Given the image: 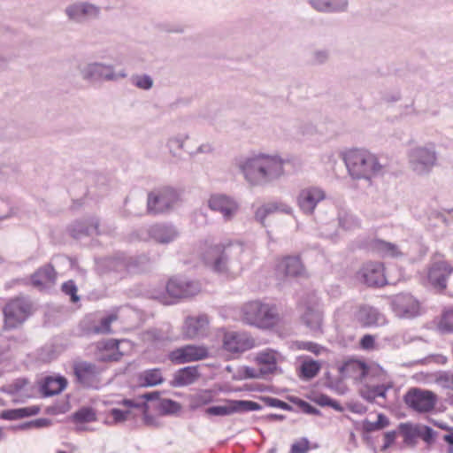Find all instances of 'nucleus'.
I'll return each mask as SVG.
<instances>
[{"instance_id": "obj_1", "label": "nucleus", "mask_w": 453, "mask_h": 453, "mask_svg": "<svg viewBox=\"0 0 453 453\" xmlns=\"http://www.w3.org/2000/svg\"><path fill=\"white\" fill-rule=\"evenodd\" d=\"M203 259L215 273L226 279H234L251 264L253 250L238 241L216 244L205 242Z\"/></svg>"}, {"instance_id": "obj_2", "label": "nucleus", "mask_w": 453, "mask_h": 453, "mask_svg": "<svg viewBox=\"0 0 453 453\" xmlns=\"http://www.w3.org/2000/svg\"><path fill=\"white\" fill-rule=\"evenodd\" d=\"M343 379H352L362 384L360 394L369 402L379 398L386 399L387 393L393 388L388 373L378 365L366 364L361 360H349L339 368Z\"/></svg>"}, {"instance_id": "obj_3", "label": "nucleus", "mask_w": 453, "mask_h": 453, "mask_svg": "<svg viewBox=\"0 0 453 453\" xmlns=\"http://www.w3.org/2000/svg\"><path fill=\"white\" fill-rule=\"evenodd\" d=\"M286 160L279 154L254 153L234 160L244 180L253 187H260L279 180L285 174Z\"/></svg>"}, {"instance_id": "obj_4", "label": "nucleus", "mask_w": 453, "mask_h": 453, "mask_svg": "<svg viewBox=\"0 0 453 453\" xmlns=\"http://www.w3.org/2000/svg\"><path fill=\"white\" fill-rule=\"evenodd\" d=\"M344 162L349 174L353 179L371 180L384 172V166L377 156L364 149H354L344 155Z\"/></svg>"}, {"instance_id": "obj_5", "label": "nucleus", "mask_w": 453, "mask_h": 453, "mask_svg": "<svg viewBox=\"0 0 453 453\" xmlns=\"http://www.w3.org/2000/svg\"><path fill=\"white\" fill-rule=\"evenodd\" d=\"M241 319L246 324L262 329L273 328L280 321L276 306L260 300L244 303L241 308Z\"/></svg>"}, {"instance_id": "obj_6", "label": "nucleus", "mask_w": 453, "mask_h": 453, "mask_svg": "<svg viewBox=\"0 0 453 453\" xmlns=\"http://www.w3.org/2000/svg\"><path fill=\"white\" fill-rule=\"evenodd\" d=\"M345 313H350L353 320L364 327L382 326L388 323V319L383 313L367 304L356 307L350 303L344 304L336 310L334 313L336 320L344 321Z\"/></svg>"}, {"instance_id": "obj_7", "label": "nucleus", "mask_w": 453, "mask_h": 453, "mask_svg": "<svg viewBox=\"0 0 453 453\" xmlns=\"http://www.w3.org/2000/svg\"><path fill=\"white\" fill-rule=\"evenodd\" d=\"M166 293H158L152 295V297L164 304L173 303V299L187 298L198 294L201 286L197 281L188 280L185 278H172L168 280L165 287Z\"/></svg>"}, {"instance_id": "obj_8", "label": "nucleus", "mask_w": 453, "mask_h": 453, "mask_svg": "<svg viewBox=\"0 0 453 453\" xmlns=\"http://www.w3.org/2000/svg\"><path fill=\"white\" fill-rule=\"evenodd\" d=\"M411 169L418 175L428 174L435 166L437 155L433 145H418L408 153Z\"/></svg>"}, {"instance_id": "obj_9", "label": "nucleus", "mask_w": 453, "mask_h": 453, "mask_svg": "<svg viewBox=\"0 0 453 453\" xmlns=\"http://www.w3.org/2000/svg\"><path fill=\"white\" fill-rule=\"evenodd\" d=\"M390 307L400 319H414L424 312L420 302L412 295L405 293L390 297Z\"/></svg>"}, {"instance_id": "obj_10", "label": "nucleus", "mask_w": 453, "mask_h": 453, "mask_svg": "<svg viewBox=\"0 0 453 453\" xmlns=\"http://www.w3.org/2000/svg\"><path fill=\"white\" fill-rule=\"evenodd\" d=\"M80 72L82 79L88 81H116L127 76L125 71L115 72L111 65L97 62L81 65Z\"/></svg>"}, {"instance_id": "obj_11", "label": "nucleus", "mask_w": 453, "mask_h": 453, "mask_svg": "<svg viewBox=\"0 0 453 453\" xmlns=\"http://www.w3.org/2000/svg\"><path fill=\"white\" fill-rule=\"evenodd\" d=\"M301 320L314 335L322 334L323 311L320 301L315 296L308 298L303 303Z\"/></svg>"}, {"instance_id": "obj_12", "label": "nucleus", "mask_w": 453, "mask_h": 453, "mask_svg": "<svg viewBox=\"0 0 453 453\" xmlns=\"http://www.w3.org/2000/svg\"><path fill=\"white\" fill-rule=\"evenodd\" d=\"M31 312L30 303L24 298L12 300L4 308V327L12 329L21 325Z\"/></svg>"}, {"instance_id": "obj_13", "label": "nucleus", "mask_w": 453, "mask_h": 453, "mask_svg": "<svg viewBox=\"0 0 453 453\" xmlns=\"http://www.w3.org/2000/svg\"><path fill=\"white\" fill-rule=\"evenodd\" d=\"M326 198V191L319 186H307L301 188L296 196V204L305 215H312L319 203Z\"/></svg>"}, {"instance_id": "obj_14", "label": "nucleus", "mask_w": 453, "mask_h": 453, "mask_svg": "<svg viewBox=\"0 0 453 453\" xmlns=\"http://www.w3.org/2000/svg\"><path fill=\"white\" fill-rule=\"evenodd\" d=\"M207 205L211 211L220 213L226 221L234 219L240 209V204L234 197L222 193L211 195Z\"/></svg>"}, {"instance_id": "obj_15", "label": "nucleus", "mask_w": 453, "mask_h": 453, "mask_svg": "<svg viewBox=\"0 0 453 453\" xmlns=\"http://www.w3.org/2000/svg\"><path fill=\"white\" fill-rule=\"evenodd\" d=\"M131 342L127 340L110 339L96 344V357L101 361H116L131 349Z\"/></svg>"}, {"instance_id": "obj_16", "label": "nucleus", "mask_w": 453, "mask_h": 453, "mask_svg": "<svg viewBox=\"0 0 453 453\" xmlns=\"http://www.w3.org/2000/svg\"><path fill=\"white\" fill-rule=\"evenodd\" d=\"M177 202L178 196L171 188L152 192L148 197L147 211L152 214L163 213L172 209Z\"/></svg>"}, {"instance_id": "obj_17", "label": "nucleus", "mask_w": 453, "mask_h": 453, "mask_svg": "<svg viewBox=\"0 0 453 453\" xmlns=\"http://www.w3.org/2000/svg\"><path fill=\"white\" fill-rule=\"evenodd\" d=\"M208 349L203 345L188 344L169 353V359L177 365L196 362L208 357Z\"/></svg>"}, {"instance_id": "obj_18", "label": "nucleus", "mask_w": 453, "mask_h": 453, "mask_svg": "<svg viewBox=\"0 0 453 453\" xmlns=\"http://www.w3.org/2000/svg\"><path fill=\"white\" fill-rule=\"evenodd\" d=\"M405 403L408 406L418 412L432 411L436 403V395L432 391L420 388H412L405 395Z\"/></svg>"}, {"instance_id": "obj_19", "label": "nucleus", "mask_w": 453, "mask_h": 453, "mask_svg": "<svg viewBox=\"0 0 453 453\" xmlns=\"http://www.w3.org/2000/svg\"><path fill=\"white\" fill-rule=\"evenodd\" d=\"M357 277L369 287H381L390 282V279L385 274L383 264L379 262L365 264Z\"/></svg>"}, {"instance_id": "obj_20", "label": "nucleus", "mask_w": 453, "mask_h": 453, "mask_svg": "<svg viewBox=\"0 0 453 453\" xmlns=\"http://www.w3.org/2000/svg\"><path fill=\"white\" fill-rule=\"evenodd\" d=\"M453 269L441 257H434L429 267L427 277L431 285L440 290L447 287V280Z\"/></svg>"}, {"instance_id": "obj_21", "label": "nucleus", "mask_w": 453, "mask_h": 453, "mask_svg": "<svg viewBox=\"0 0 453 453\" xmlns=\"http://www.w3.org/2000/svg\"><path fill=\"white\" fill-rule=\"evenodd\" d=\"M100 7L89 2H76L67 5L65 13L68 19L77 23L96 19L100 14Z\"/></svg>"}, {"instance_id": "obj_22", "label": "nucleus", "mask_w": 453, "mask_h": 453, "mask_svg": "<svg viewBox=\"0 0 453 453\" xmlns=\"http://www.w3.org/2000/svg\"><path fill=\"white\" fill-rule=\"evenodd\" d=\"M260 405L248 400H226L225 405L211 406L206 409V413L211 416H228L236 412L257 411Z\"/></svg>"}, {"instance_id": "obj_23", "label": "nucleus", "mask_w": 453, "mask_h": 453, "mask_svg": "<svg viewBox=\"0 0 453 453\" xmlns=\"http://www.w3.org/2000/svg\"><path fill=\"white\" fill-rule=\"evenodd\" d=\"M74 374L77 380L87 388H98L101 384V370L95 365L81 362L74 365Z\"/></svg>"}, {"instance_id": "obj_24", "label": "nucleus", "mask_w": 453, "mask_h": 453, "mask_svg": "<svg viewBox=\"0 0 453 453\" xmlns=\"http://www.w3.org/2000/svg\"><path fill=\"white\" fill-rule=\"evenodd\" d=\"M283 357L276 350L266 349L257 353L254 361L261 372L265 375L273 374L278 371V365Z\"/></svg>"}, {"instance_id": "obj_25", "label": "nucleus", "mask_w": 453, "mask_h": 453, "mask_svg": "<svg viewBox=\"0 0 453 453\" xmlns=\"http://www.w3.org/2000/svg\"><path fill=\"white\" fill-rule=\"evenodd\" d=\"M209 319L204 314L189 316L185 319L182 334L187 339H195L203 336L208 330Z\"/></svg>"}, {"instance_id": "obj_26", "label": "nucleus", "mask_w": 453, "mask_h": 453, "mask_svg": "<svg viewBox=\"0 0 453 453\" xmlns=\"http://www.w3.org/2000/svg\"><path fill=\"white\" fill-rule=\"evenodd\" d=\"M253 340L244 333L228 332L224 336V348L231 352H242L253 347Z\"/></svg>"}, {"instance_id": "obj_27", "label": "nucleus", "mask_w": 453, "mask_h": 453, "mask_svg": "<svg viewBox=\"0 0 453 453\" xmlns=\"http://www.w3.org/2000/svg\"><path fill=\"white\" fill-rule=\"evenodd\" d=\"M277 273L288 277H296L304 274L303 265L298 257H287L277 265Z\"/></svg>"}, {"instance_id": "obj_28", "label": "nucleus", "mask_w": 453, "mask_h": 453, "mask_svg": "<svg viewBox=\"0 0 453 453\" xmlns=\"http://www.w3.org/2000/svg\"><path fill=\"white\" fill-rule=\"evenodd\" d=\"M151 239L159 243H169L178 237V231L170 225H154L149 229Z\"/></svg>"}, {"instance_id": "obj_29", "label": "nucleus", "mask_w": 453, "mask_h": 453, "mask_svg": "<svg viewBox=\"0 0 453 453\" xmlns=\"http://www.w3.org/2000/svg\"><path fill=\"white\" fill-rule=\"evenodd\" d=\"M418 380L423 383H435L442 388L453 387V373L448 372H438L434 373L420 372L417 374Z\"/></svg>"}, {"instance_id": "obj_30", "label": "nucleus", "mask_w": 453, "mask_h": 453, "mask_svg": "<svg viewBox=\"0 0 453 453\" xmlns=\"http://www.w3.org/2000/svg\"><path fill=\"white\" fill-rule=\"evenodd\" d=\"M371 249L382 257L397 258L404 254L397 245L379 239L371 242Z\"/></svg>"}, {"instance_id": "obj_31", "label": "nucleus", "mask_w": 453, "mask_h": 453, "mask_svg": "<svg viewBox=\"0 0 453 453\" xmlns=\"http://www.w3.org/2000/svg\"><path fill=\"white\" fill-rule=\"evenodd\" d=\"M311 6L320 12H341L348 8L347 0H309Z\"/></svg>"}, {"instance_id": "obj_32", "label": "nucleus", "mask_w": 453, "mask_h": 453, "mask_svg": "<svg viewBox=\"0 0 453 453\" xmlns=\"http://www.w3.org/2000/svg\"><path fill=\"white\" fill-rule=\"evenodd\" d=\"M56 280V273L52 266L42 267L32 276V284L39 288L52 285Z\"/></svg>"}, {"instance_id": "obj_33", "label": "nucleus", "mask_w": 453, "mask_h": 453, "mask_svg": "<svg viewBox=\"0 0 453 453\" xmlns=\"http://www.w3.org/2000/svg\"><path fill=\"white\" fill-rule=\"evenodd\" d=\"M199 377V372L196 367L188 366L180 369L173 378L174 385L178 387L188 386L193 384Z\"/></svg>"}, {"instance_id": "obj_34", "label": "nucleus", "mask_w": 453, "mask_h": 453, "mask_svg": "<svg viewBox=\"0 0 453 453\" xmlns=\"http://www.w3.org/2000/svg\"><path fill=\"white\" fill-rule=\"evenodd\" d=\"M65 387L66 380L63 377H47L41 390L45 396H50L59 394Z\"/></svg>"}, {"instance_id": "obj_35", "label": "nucleus", "mask_w": 453, "mask_h": 453, "mask_svg": "<svg viewBox=\"0 0 453 453\" xmlns=\"http://www.w3.org/2000/svg\"><path fill=\"white\" fill-rule=\"evenodd\" d=\"M399 432L407 444H413L420 435L419 426L408 423L401 424L399 426Z\"/></svg>"}, {"instance_id": "obj_36", "label": "nucleus", "mask_w": 453, "mask_h": 453, "mask_svg": "<svg viewBox=\"0 0 453 453\" xmlns=\"http://www.w3.org/2000/svg\"><path fill=\"white\" fill-rule=\"evenodd\" d=\"M38 408H19L14 410H7L1 413V418L6 420H15L37 414Z\"/></svg>"}, {"instance_id": "obj_37", "label": "nucleus", "mask_w": 453, "mask_h": 453, "mask_svg": "<svg viewBox=\"0 0 453 453\" xmlns=\"http://www.w3.org/2000/svg\"><path fill=\"white\" fill-rule=\"evenodd\" d=\"M320 368L319 362L310 358L304 359L300 367L301 376L306 380L312 379L319 373Z\"/></svg>"}, {"instance_id": "obj_38", "label": "nucleus", "mask_w": 453, "mask_h": 453, "mask_svg": "<svg viewBox=\"0 0 453 453\" xmlns=\"http://www.w3.org/2000/svg\"><path fill=\"white\" fill-rule=\"evenodd\" d=\"M213 398L214 395L212 391H200L190 397L189 404L192 409H197L211 403L213 401Z\"/></svg>"}, {"instance_id": "obj_39", "label": "nucleus", "mask_w": 453, "mask_h": 453, "mask_svg": "<svg viewBox=\"0 0 453 453\" xmlns=\"http://www.w3.org/2000/svg\"><path fill=\"white\" fill-rule=\"evenodd\" d=\"M188 139L185 134H180L170 137L167 141V148L173 156H178L180 151L183 149L184 143Z\"/></svg>"}, {"instance_id": "obj_40", "label": "nucleus", "mask_w": 453, "mask_h": 453, "mask_svg": "<svg viewBox=\"0 0 453 453\" xmlns=\"http://www.w3.org/2000/svg\"><path fill=\"white\" fill-rule=\"evenodd\" d=\"M338 225L344 230H351L359 226V220L349 212H340Z\"/></svg>"}, {"instance_id": "obj_41", "label": "nucleus", "mask_w": 453, "mask_h": 453, "mask_svg": "<svg viewBox=\"0 0 453 453\" xmlns=\"http://www.w3.org/2000/svg\"><path fill=\"white\" fill-rule=\"evenodd\" d=\"M142 384L145 386H155L162 382V374L160 370H148L142 375Z\"/></svg>"}, {"instance_id": "obj_42", "label": "nucleus", "mask_w": 453, "mask_h": 453, "mask_svg": "<svg viewBox=\"0 0 453 453\" xmlns=\"http://www.w3.org/2000/svg\"><path fill=\"white\" fill-rule=\"evenodd\" d=\"M117 319V316L113 313L100 319V324L92 328V332L96 334H107L111 332V325Z\"/></svg>"}, {"instance_id": "obj_43", "label": "nucleus", "mask_w": 453, "mask_h": 453, "mask_svg": "<svg viewBox=\"0 0 453 453\" xmlns=\"http://www.w3.org/2000/svg\"><path fill=\"white\" fill-rule=\"evenodd\" d=\"M96 418V412L92 408H82L74 413V419L78 422H92Z\"/></svg>"}, {"instance_id": "obj_44", "label": "nucleus", "mask_w": 453, "mask_h": 453, "mask_svg": "<svg viewBox=\"0 0 453 453\" xmlns=\"http://www.w3.org/2000/svg\"><path fill=\"white\" fill-rule=\"evenodd\" d=\"M132 83L139 88L148 90L151 88L153 81L151 77L147 74L135 75L132 77Z\"/></svg>"}, {"instance_id": "obj_45", "label": "nucleus", "mask_w": 453, "mask_h": 453, "mask_svg": "<svg viewBox=\"0 0 453 453\" xmlns=\"http://www.w3.org/2000/svg\"><path fill=\"white\" fill-rule=\"evenodd\" d=\"M158 409L165 413V414H171L175 413L180 411V406L176 402L170 400V399H163L158 403Z\"/></svg>"}, {"instance_id": "obj_46", "label": "nucleus", "mask_w": 453, "mask_h": 453, "mask_svg": "<svg viewBox=\"0 0 453 453\" xmlns=\"http://www.w3.org/2000/svg\"><path fill=\"white\" fill-rule=\"evenodd\" d=\"M29 385V382L27 380L19 378L15 380L9 387H10V392L12 394H19L24 393L27 396H28V394H27V387Z\"/></svg>"}, {"instance_id": "obj_47", "label": "nucleus", "mask_w": 453, "mask_h": 453, "mask_svg": "<svg viewBox=\"0 0 453 453\" xmlns=\"http://www.w3.org/2000/svg\"><path fill=\"white\" fill-rule=\"evenodd\" d=\"M273 213L271 203L259 206L255 211V219L264 225L265 219Z\"/></svg>"}, {"instance_id": "obj_48", "label": "nucleus", "mask_w": 453, "mask_h": 453, "mask_svg": "<svg viewBox=\"0 0 453 453\" xmlns=\"http://www.w3.org/2000/svg\"><path fill=\"white\" fill-rule=\"evenodd\" d=\"M440 326L446 331L453 332V309L443 312Z\"/></svg>"}, {"instance_id": "obj_49", "label": "nucleus", "mask_w": 453, "mask_h": 453, "mask_svg": "<svg viewBox=\"0 0 453 453\" xmlns=\"http://www.w3.org/2000/svg\"><path fill=\"white\" fill-rule=\"evenodd\" d=\"M62 290L65 294L71 296L72 302L75 303L79 300L77 296V288L73 281L69 280L62 285Z\"/></svg>"}, {"instance_id": "obj_50", "label": "nucleus", "mask_w": 453, "mask_h": 453, "mask_svg": "<svg viewBox=\"0 0 453 453\" xmlns=\"http://www.w3.org/2000/svg\"><path fill=\"white\" fill-rule=\"evenodd\" d=\"M79 233H84L86 234H99L98 230V220L97 219H91L90 222L83 226L81 225L80 229L78 230Z\"/></svg>"}, {"instance_id": "obj_51", "label": "nucleus", "mask_w": 453, "mask_h": 453, "mask_svg": "<svg viewBox=\"0 0 453 453\" xmlns=\"http://www.w3.org/2000/svg\"><path fill=\"white\" fill-rule=\"evenodd\" d=\"M309 450V441L305 438L292 444L289 453H307Z\"/></svg>"}, {"instance_id": "obj_52", "label": "nucleus", "mask_w": 453, "mask_h": 453, "mask_svg": "<svg viewBox=\"0 0 453 453\" xmlns=\"http://www.w3.org/2000/svg\"><path fill=\"white\" fill-rule=\"evenodd\" d=\"M271 204L273 213L279 212L290 215L294 211L293 208L289 204L283 202H272Z\"/></svg>"}, {"instance_id": "obj_53", "label": "nucleus", "mask_w": 453, "mask_h": 453, "mask_svg": "<svg viewBox=\"0 0 453 453\" xmlns=\"http://www.w3.org/2000/svg\"><path fill=\"white\" fill-rule=\"evenodd\" d=\"M360 346L365 350L375 349V338L371 334L365 335L360 341Z\"/></svg>"}, {"instance_id": "obj_54", "label": "nucleus", "mask_w": 453, "mask_h": 453, "mask_svg": "<svg viewBox=\"0 0 453 453\" xmlns=\"http://www.w3.org/2000/svg\"><path fill=\"white\" fill-rule=\"evenodd\" d=\"M243 374L246 378L250 379H257L265 376V374L261 372V369L258 367L257 369L253 367H244Z\"/></svg>"}, {"instance_id": "obj_55", "label": "nucleus", "mask_w": 453, "mask_h": 453, "mask_svg": "<svg viewBox=\"0 0 453 453\" xmlns=\"http://www.w3.org/2000/svg\"><path fill=\"white\" fill-rule=\"evenodd\" d=\"M130 411H121L119 409H112L111 411V415L113 418L115 422H120L128 418Z\"/></svg>"}, {"instance_id": "obj_56", "label": "nucleus", "mask_w": 453, "mask_h": 453, "mask_svg": "<svg viewBox=\"0 0 453 453\" xmlns=\"http://www.w3.org/2000/svg\"><path fill=\"white\" fill-rule=\"evenodd\" d=\"M420 435L419 437L423 438L424 441H429L434 439V432L432 428L428 426H419Z\"/></svg>"}, {"instance_id": "obj_57", "label": "nucleus", "mask_w": 453, "mask_h": 453, "mask_svg": "<svg viewBox=\"0 0 453 453\" xmlns=\"http://www.w3.org/2000/svg\"><path fill=\"white\" fill-rule=\"evenodd\" d=\"M396 435V431L387 432L384 435V445L382 447V449H387L388 447H390L395 441Z\"/></svg>"}, {"instance_id": "obj_58", "label": "nucleus", "mask_w": 453, "mask_h": 453, "mask_svg": "<svg viewBox=\"0 0 453 453\" xmlns=\"http://www.w3.org/2000/svg\"><path fill=\"white\" fill-rule=\"evenodd\" d=\"M213 150V147L211 143H203L201 144L195 151L190 152L192 156H196L198 154H209Z\"/></svg>"}, {"instance_id": "obj_59", "label": "nucleus", "mask_w": 453, "mask_h": 453, "mask_svg": "<svg viewBox=\"0 0 453 453\" xmlns=\"http://www.w3.org/2000/svg\"><path fill=\"white\" fill-rule=\"evenodd\" d=\"M332 398L326 395H319L316 396L315 402L320 406H328L331 403Z\"/></svg>"}, {"instance_id": "obj_60", "label": "nucleus", "mask_w": 453, "mask_h": 453, "mask_svg": "<svg viewBox=\"0 0 453 453\" xmlns=\"http://www.w3.org/2000/svg\"><path fill=\"white\" fill-rule=\"evenodd\" d=\"M310 352H311L317 356H319V355H323L324 353L327 352V349L325 347L314 342L310 349Z\"/></svg>"}, {"instance_id": "obj_61", "label": "nucleus", "mask_w": 453, "mask_h": 453, "mask_svg": "<svg viewBox=\"0 0 453 453\" xmlns=\"http://www.w3.org/2000/svg\"><path fill=\"white\" fill-rule=\"evenodd\" d=\"M328 54L326 51L319 50L315 52L314 58L317 63H323L327 59Z\"/></svg>"}, {"instance_id": "obj_62", "label": "nucleus", "mask_w": 453, "mask_h": 453, "mask_svg": "<svg viewBox=\"0 0 453 453\" xmlns=\"http://www.w3.org/2000/svg\"><path fill=\"white\" fill-rule=\"evenodd\" d=\"M313 343L314 342H296V346L298 349H303V350L310 351Z\"/></svg>"}, {"instance_id": "obj_63", "label": "nucleus", "mask_w": 453, "mask_h": 453, "mask_svg": "<svg viewBox=\"0 0 453 453\" xmlns=\"http://www.w3.org/2000/svg\"><path fill=\"white\" fill-rule=\"evenodd\" d=\"M378 424L382 427L385 428L389 425L388 418L384 414H378L377 420Z\"/></svg>"}, {"instance_id": "obj_64", "label": "nucleus", "mask_w": 453, "mask_h": 453, "mask_svg": "<svg viewBox=\"0 0 453 453\" xmlns=\"http://www.w3.org/2000/svg\"><path fill=\"white\" fill-rule=\"evenodd\" d=\"M364 429L367 432H373L378 430V426H374V422L365 420L363 423Z\"/></svg>"}]
</instances>
